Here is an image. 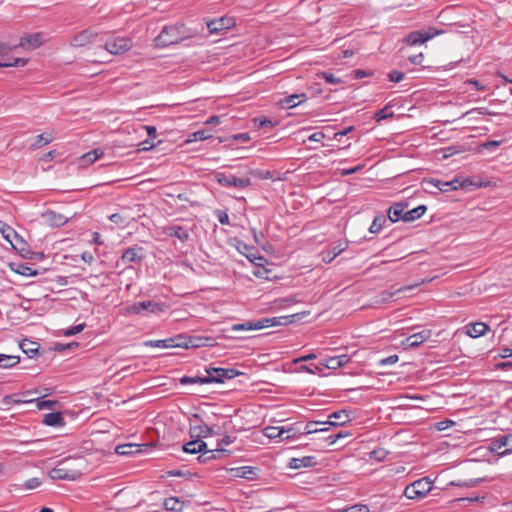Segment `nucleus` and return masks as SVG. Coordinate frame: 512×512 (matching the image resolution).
<instances>
[{
    "label": "nucleus",
    "instance_id": "nucleus-26",
    "mask_svg": "<svg viewBox=\"0 0 512 512\" xmlns=\"http://www.w3.org/2000/svg\"><path fill=\"white\" fill-rule=\"evenodd\" d=\"M307 96L305 93H301V94H292V95H289L283 99H281L279 101V104L283 107V108H287V109H290V108H294L296 107L297 105L305 102L307 100Z\"/></svg>",
    "mask_w": 512,
    "mask_h": 512
},
{
    "label": "nucleus",
    "instance_id": "nucleus-10",
    "mask_svg": "<svg viewBox=\"0 0 512 512\" xmlns=\"http://www.w3.org/2000/svg\"><path fill=\"white\" fill-rule=\"evenodd\" d=\"M490 450L497 452L499 455H507L512 453V434L500 435L492 439Z\"/></svg>",
    "mask_w": 512,
    "mask_h": 512
},
{
    "label": "nucleus",
    "instance_id": "nucleus-3",
    "mask_svg": "<svg viewBox=\"0 0 512 512\" xmlns=\"http://www.w3.org/2000/svg\"><path fill=\"white\" fill-rule=\"evenodd\" d=\"M432 489V481L424 477L406 486L404 495L408 499H420L425 497Z\"/></svg>",
    "mask_w": 512,
    "mask_h": 512
},
{
    "label": "nucleus",
    "instance_id": "nucleus-63",
    "mask_svg": "<svg viewBox=\"0 0 512 512\" xmlns=\"http://www.w3.org/2000/svg\"><path fill=\"white\" fill-rule=\"evenodd\" d=\"M109 220L115 224H123L126 219L119 213H114L109 216Z\"/></svg>",
    "mask_w": 512,
    "mask_h": 512
},
{
    "label": "nucleus",
    "instance_id": "nucleus-39",
    "mask_svg": "<svg viewBox=\"0 0 512 512\" xmlns=\"http://www.w3.org/2000/svg\"><path fill=\"white\" fill-rule=\"evenodd\" d=\"M20 361L18 356L0 354V367L1 368H12L16 366Z\"/></svg>",
    "mask_w": 512,
    "mask_h": 512
},
{
    "label": "nucleus",
    "instance_id": "nucleus-32",
    "mask_svg": "<svg viewBox=\"0 0 512 512\" xmlns=\"http://www.w3.org/2000/svg\"><path fill=\"white\" fill-rule=\"evenodd\" d=\"M93 38V33L85 30L75 35L71 40V45L74 47H82L90 43Z\"/></svg>",
    "mask_w": 512,
    "mask_h": 512
},
{
    "label": "nucleus",
    "instance_id": "nucleus-42",
    "mask_svg": "<svg viewBox=\"0 0 512 512\" xmlns=\"http://www.w3.org/2000/svg\"><path fill=\"white\" fill-rule=\"evenodd\" d=\"M54 137L51 133H43L36 137L35 142L32 144L33 149L41 148L53 141Z\"/></svg>",
    "mask_w": 512,
    "mask_h": 512
},
{
    "label": "nucleus",
    "instance_id": "nucleus-62",
    "mask_svg": "<svg viewBox=\"0 0 512 512\" xmlns=\"http://www.w3.org/2000/svg\"><path fill=\"white\" fill-rule=\"evenodd\" d=\"M353 74L356 79H361V78L369 77V76L373 75V73L371 71H366V70H361V69L354 70Z\"/></svg>",
    "mask_w": 512,
    "mask_h": 512
},
{
    "label": "nucleus",
    "instance_id": "nucleus-30",
    "mask_svg": "<svg viewBox=\"0 0 512 512\" xmlns=\"http://www.w3.org/2000/svg\"><path fill=\"white\" fill-rule=\"evenodd\" d=\"M201 455L198 456V461L200 463H207L213 459H216L218 457H220L221 454H224V453H230L229 450H226L224 448H216L214 450H207V448L205 449V451L203 452H200Z\"/></svg>",
    "mask_w": 512,
    "mask_h": 512
},
{
    "label": "nucleus",
    "instance_id": "nucleus-59",
    "mask_svg": "<svg viewBox=\"0 0 512 512\" xmlns=\"http://www.w3.org/2000/svg\"><path fill=\"white\" fill-rule=\"evenodd\" d=\"M348 512H369L370 509L365 504H356L346 508Z\"/></svg>",
    "mask_w": 512,
    "mask_h": 512
},
{
    "label": "nucleus",
    "instance_id": "nucleus-44",
    "mask_svg": "<svg viewBox=\"0 0 512 512\" xmlns=\"http://www.w3.org/2000/svg\"><path fill=\"white\" fill-rule=\"evenodd\" d=\"M387 222V218L383 215L376 216L369 227L371 233H378L383 225Z\"/></svg>",
    "mask_w": 512,
    "mask_h": 512
},
{
    "label": "nucleus",
    "instance_id": "nucleus-60",
    "mask_svg": "<svg viewBox=\"0 0 512 512\" xmlns=\"http://www.w3.org/2000/svg\"><path fill=\"white\" fill-rule=\"evenodd\" d=\"M236 440L235 436L225 435L222 439H220L217 443V448H222V445H230Z\"/></svg>",
    "mask_w": 512,
    "mask_h": 512
},
{
    "label": "nucleus",
    "instance_id": "nucleus-50",
    "mask_svg": "<svg viewBox=\"0 0 512 512\" xmlns=\"http://www.w3.org/2000/svg\"><path fill=\"white\" fill-rule=\"evenodd\" d=\"M27 63V59L25 58H16L13 62H5L0 61V68L2 67H18V66H24Z\"/></svg>",
    "mask_w": 512,
    "mask_h": 512
},
{
    "label": "nucleus",
    "instance_id": "nucleus-8",
    "mask_svg": "<svg viewBox=\"0 0 512 512\" xmlns=\"http://www.w3.org/2000/svg\"><path fill=\"white\" fill-rule=\"evenodd\" d=\"M133 46L131 39L126 37H115L105 43V49L114 55L123 54L129 51Z\"/></svg>",
    "mask_w": 512,
    "mask_h": 512
},
{
    "label": "nucleus",
    "instance_id": "nucleus-16",
    "mask_svg": "<svg viewBox=\"0 0 512 512\" xmlns=\"http://www.w3.org/2000/svg\"><path fill=\"white\" fill-rule=\"evenodd\" d=\"M11 246L24 258L31 259L33 252L30 250L27 242L17 234V232H11Z\"/></svg>",
    "mask_w": 512,
    "mask_h": 512
},
{
    "label": "nucleus",
    "instance_id": "nucleus-38",
    "mask_svg": "<svg viewBox=\"0 0 512 512\" xmlns=\"http://www.w3.org/2000/svg\"><path fill=\"white\" fill-rule=\"evenodd\" d=\"M20 348L30 358H33L38 353L39 345L36 342L24 340L20 343Z\"/></svg>",
    "mask_w": 512,
    "mask_h": 512
},
{
    "label": "nucleus",
    "instance_id": "nucleus-56",
    "mask_svg": "<svg viewBox=\"0 0 512 512\" xmlns=\"http://www.w3.org/2000/svg\"><path fill=\"white\" fill-rule=\"evenodd\" d=\"M404 77H405V74L398 70L391 71L388 74V79L391 82H396V83L402 81L404 79Z\"/></svg>",
    "mask_w": 512,
    "mask_h": 512
},
{
    "label": "nucleus",
    "instance_id": "nucleus-27",
    "mask_svg": "<svg viewBox=\"0 0 512 512\" xmlns=\"http://www.w3.org/2000/svg\"><path fill=\"white\" fill-rule=\"evenodd\" d=\"M317 465V460L314 456H304L301 458H292L289 462V467L292 469L308 468Z\"/></svg>",
    "mask_w": 512,
    "mask_h": 512
},
{
    "label": "nucleus",
    "instance_id": "nucleus-53",
    "mask_svg": "<svg viewBox=\"0 0 512 512\" xmlns=\"http://www.w3.org/2000/svg\"><path fill=\"white\" fill-rule=\"evenodd\" d=\"M501 142L502 141H495V140L486 141L479 146V149H480V151L494 150L501 144Z\"/></svg>",
    "mask_w": 512,
    "mask_h": 512
},
{
    "label": "nucleus",
    "instance_id": "nucleus-45",
    "mask_svg": "<svg viewBox=\"0 0 512 512\" xmlns=\"http://www.w3.org/2000/svg\"><path fill=\"white\" fill-rule=\"evenodd\" d=\"M210 137V134L207 130H198L194 133H192L189 138L187 139V142H193V141H203Z\"/></svg>",
    "mask_w": 512,
    "mask_h": 512
},
{
    "label": "nucleus",
    "instance_id": "nucleus-15",
    "mask_svg": "<svg viewBox=\"0 0 512 512\" xmlns=\"http://www.w3.org/2000/svg\"><path fill=\"white\" fill-rule=\"evenodd\" d=\"M144 249L141 246L134 245L125 249L121 255V261L125 264L141 261L144 259Z\"/></svg>",
    "mask_w": 512,
    "mask_h": 512
},
{
    "label": "nucleus",
    "instance_id": "nucleus-57",
    "mask_svg": "<svg viewBox=\"0 0 512 512\" xmlns=\"http://www.w3.org/2000/svg\"><path fill=\"white\" fill-rule=\"evenodd\" d=\"M323 365L328 369H338L340 368L337 358L335 356L328 357L324 360Z\"/></svg>",
    "mask_w": 512,
    "mask_h": 512
},
{
    "label": "nucleus",
    "instance_id": "nucleus-12",
    "mask_svg": "<svg viewBox=\"0 0 512 512\" xmlns=\"http://www.w3.org/2000/svg\"><path fill=\"white\" fill-rule=\"evenodd\" d=\"M235 19L232 17H221L207 22V28L210 34H219L235 26Z\"/></svg>",
    "mask_w": 512,
    "mask_h": 512
},
{
    "label": "nucleus",
    "instance_id": "nucleus-61",
    "mask_svg": "<svg viewBox=\"0 0 512 512\" xmlns=\"http://www.w3.org/2000/svg\"><path fill=\"white\" fill-rule=\"evenodd\" d=\"M40 485H41V481L38 478L34 477V478L27 480L25 482L24 486L27 489H35V488L39 487Z\"/></svg>",
    "mask_w": 512,
    "mask_h": 512
},
{
    "label": "nucleus",
    "instance_id": "nucleus-29",
    "mask_svg": "<svg viewBox=\"0 0 512 512\" xmlns=\"http://www.w3.org/2000/svg\"><path fill=\"white\" fill-rule=\"evenodd\" d=\"M212 435H213V429L205 423H202L198 426L190 427L191 438L201 439V438L210 437Z\"/></svg>",
    "mask_w": 512,
    "mask_h": 512
},
{
    "label": "nucleus",
    "instance_id": "nucleus-23",
    "mask_svg": "<svg viewBox=\"0 0 512 512\" xmlns=\"http://www.w3.org/2000/svg\"><path fill=\"white\" fill-rule=\"evenodd\" d=\"M325 424L329 426H342L350 421V413L346 410L335 411L329 415Z\"/></svg>",
    "mask_w": 512,
    "mask_h": 512
},
{
    "label": "nucleus",
    "instance_id": "nucleus-5",
    "mask_svg": "<svg viewBox=\"0 0 512 512\" xmlns=\"http://www.w3.org/2000/svg\"><path fill=\"white\" fill-rule=\"evenodd\" d=\"M126 314L159 313L164 310V305L154 301L136 302L125 309Z\"/></svg>",
    "mask_w": 512,
    "mask_h": 512
},
{
    "label": "nucleus",
    "instance_id": "nucleus-34",
    "mask_svg": "<svg viewBox=\"0 0 512 512\" xmlns=\"http://www.w3.org/2000/svg\"><path fill=\"white\" fill-rule=\"evenodd\" d=\"M103 155V151H100L98 149H94L92 151H89L88 153L84 154L80 158V164L83 167H86L88 165L93 164L96 160L100 158V156Z\"/></svg>",
    "mask_w": 512,
    "mask_h": 512
},
{
    "label": "nucleus",
    "instance_id": "nucleus-54",
    "mask_svg": "<svg viewBox=\"0 0 512 512\" xmlns=\"http://www.w3.org/2000/svg\"><path fill=\"white\" fill-rule=\"evenodd\" d=\"M387 110H388V107L386 106L385 108L379 110L378 112L375 113V120L377 122H380L386 118H392L393 117V112H390V113H387Z\"/></svg>",
    "mask_w": 512,
    "mask_h": 512
},
{
    "label": "nucleus",
    "instance_id": "nucleus-18",
    "mask_svg": "<svg viewBox=\"0 0 512 512\" xmlns=\"http://www.w3.org/2000/svg\"><path fill=\"white\" fill-rule=\"evenodd\" d=\"M191 229L180 225H171L164 228V233L170 237H175L185 243L190 239Z\"/></svg>",
    "mask_w": 512,
    "mask_h": 512
},
{
    "label": "nucleus",
    "instance_id": "nucleus-49",
    "mask_svg": "<svg viewBox=\"0 0 512 512\" xmlns=\"http://www.w3.org/2000/svg\"><path fill=\"white\" fill-rule=\"evenodd\" d=\"M319 77L325 79V81L329 84H340L342 83V80L338 77H335L333 73L330 72H321L318 74Z\"/></svg>",
    "mask_w": 512,
    "mask_h": 512
},
{
    "label": "nucleus",
    "instance_id": "nucleus-9",
    "mask_svg": "<svg viewBox=\"0 0 512 512\" xmlns=\"http://www.w3.org/2000/svg\"><path fill=\"white\" fill-rule=\"evenodd\" d=\"M207 374L211 376L213 383H224L225 380L233 379L242 373L234 368H221V367H207Z\"/></svg>",
    "mask_w": 512,
    "mask_h": 512
},
{
    "label": "nucleus",
    "instance_id": "nucleus-48",
    "mask_svg": "<svg viewBox=\"0 0 512 512\" xmlns=\"http://www.w3.org/2000/svg\"><path fill=\"white\" fill-rule=\"evenodd\" d=\"M187 339H188V336H186L184 334H179L175 337H171V340L174 341L172 343L173 347H180V348H185V349H187Z\"/></svg>",
    "mask_w": 512,
    "mask_h": 512
},
{
    "label": "nucleus",
    "instance_id": "nucleus-11",
    "mask_svg": "<svg viewBox=\"0 0 512 512\" xmlns=\"http://www.w3.org/2000/svg\"><path fill=\"white\" fill-rule=\"evenodd\" d=\"M428 186H432L441 192H448L452 190H457L459 187H466L467 181L460 182L458 179H454L452 181H441L437 179H429L424 182Z\"/></svg>",
    "mask_w": 512,
    "mask_h": 512
},
{
    "label": "nucleus",
    "instance_id": "nucleus-37",
    "mask_svg": "<svg viewBox=\"0 0 512 512\" xmlns=\"http://www.w3.org/2000/svg\"><path fill=\"white\" fill-rule=\"evenodd\" d=\"M116 453L118 455H132L135 453H139L141 449L139 448V445L137 444H122L118 445L115 449Z\"/></svg>",
    "mask_w": 512,
    "mask_h": 512
},
{
    "label": "nucleus",
    "instance_id": "nucleus-4",
    "mask_svg": "<svg viewBox=\"0 0 512 512\" xmlns=\"http://www.w3.org/2000/svg\"><path fill=\"white\" fill-rule=\"evenodd\" d=\"M291 321L289 320V316H281V317H272V318H262L257 321H248L245 322V330H260L267 327L272 326H280L287 325Z\"/></svg>",
    "mask_w": 512,
    "mask_h": 512
},
{
    "label": "nucleus",
    "instance_id": "nucleus-36",
    "mask_svg": "<svg viewBox=\"0 0 512 512\" xmlns=\"http://www.w3.org/2000/svg\"><path fill=\"white\" fill-rule=\"evenodd\" d=\"M427 210L425 205H419L416 208L406 211L405 222H412L419 219Z\"/></svg>",
    "mask_w": 512,
    "mask_h": 512
},
{
    "label": "nucleus",
    "instance_id": "nucleus-52",
    "mask_svg": "<svg viewBox=\"0 0 512 512\" xmlns=\"http://www.w3.org/2000/svg\"><path fill=\"white\" fill-rule=\"evenodd\" d=\"M85 323H81V324H78V325H75V326H72L70 328H68L65 332H64V335L65 336H72V335H76L80 332H82L85 328Z\"/></svg>",
    "mask_w": 512,
    "mask_h": 512
},
{
    "label": "nucleus",
    "instance_id": "nucleus-64",
    "mask_svg": "<svg viewBox=\"0 0 512 512\" xmlns=\"http://www.w3.org/2000/svg\"><path fill=\"white\" fill-rule=\"evenodd\" d=\"M217 217L221 224L227 225L229 224V216L225 211H217Z\"/></svg>",
    "mask_w": 512,
    "mask_h": 512
},
{
    "label": "nucleus",
    "instance_id": "nucleus-46",
    "mask_svg": "<svg viewBox=\"0 0 512 512\" xmlns=\"http://www.w3.org/2000/svg\"><path fill=\"white\" fill-rule=\"evenodd\" d=\"M254 123L255 125L258 126V128L262 129V128H266V127H274L277 122H274L273 120L269 119V118H266V117H256L254 118Z\"/></svg>",
    "mask_w": 512,
    "mask_h": 512
},
{
    "label": "nucleus",
    "instance_id": "nucleus-14",
    "mask_svg": "<svg viewBox=\"0 0 512 512\" xmlns=\"http://www.w3.org/2000/svg\"><path fill=\"white\" fill-rule=\"evenodd\" d=\"M45 42L43 33L27 34L20 38V42L17 47H23L26 49H36Z\"/></svg>",
    "mask_w": 512,
    "mask_h": 512
},
{
    "label": "nucleus",
    "instance_id": "nucleus-6",
    "mask_svg": "<svg viewBox=\"0 0 512 512\" xmlns=\"http://www.w3.org/2000/svg\"><path fill=\"white\" fill-rule=\"evenodd\" d=\"M442 32V30H438L435 27H429L426 30L414 31L407 35L405 42L410 46L423 44L433 37L440 35Z\"/></svg>",
    "mask_w": 512,
    "mask_h": 512
},
{
    "label": "nucleus",
    "instance_id": "nucleus-25",
    "mask_svg": "<svg viewBox=\"0 0 512 512\" xmlns=\"http://www.w3.org/2000/svg\"><path fill=\"white\" fill-rule=\"evenodd\" d=\"M466 334L472 338H478L483 336L487 331L490 330V327L483 322H475L466 325Z\"/></svg>",
    "mask_w": 512,
    "mask_h": 512
},
{
    "label": "nucleus",
    "instance_id": "nucleus-7",
    "mask_svg": "<svg viewBox=\"0 0 512 512\" xmlns=\"http://www.w3.org/2000/svg\"><path fill=\"white\" fill-rule=\"evenodd\" d=\"M215 177L217 182L223 187L244 189L251 185L249 177H237L235 175L225 173H217Z\"/></svg>",
    "mask_w": 512,
    "mask_h": 512
},
{
    "label": "nucleus",
    "instance_id": "nucleus-22",
    "mask_svg": "<svg viewBox=\"0 0 512 512\" xmlns=\"http://www.w3.org/2000/svg\"><path fill=\"white\" fill-rule=\"evenodd\" d=\"M234 477L253 480L258 476L259 469L252 466H242L230 469Z\"/></svg>",
    "mask_w": 512,
    "mask_h": 512
},
{
    "label": "nucleus",
    "instance_id": "nucleus-24",
    "mask_svg": "<svg viewBox=\"0 0 512 512\" xmlns=\"http://www.w3.org/2000/svg\"><path fill=\"white\" fill-rule=\"evenodd\" d=\"M30 391H25L18 394L5 395L2 399V403L4 405H15V404H23V403H32L33 399H27L26 396L29 395Z\"/></svg>",
    "mask_w": 512,
    "mask_h": 512
},
{
    "label": "nucleus",
    "instance_id": "nucleus-2",
    "mask_svg": "<svg viewBox=\"0 0 512 512\" xmlns=\"http://www.w3.org/2000/svg\"><path fill=\"white\" fill-rule=\"evenodd\" d=\"M187 30L183 24H176L166 26L156 37L155 41L157 46L167 47L173 44L180 43L181 41L189 38Z\"/></svg>",
    "mask_w": 512,
    "mask_h": 512
},
{
    "label": "nucleus",
    "instance_id": "nucleus-58",
    "mask_svg": "<svg viewBox=\"0 0 512 512\" xmlns=\"http://www.w3.org/2000/svg\"><path fill=\"white\" fill-rule=\"evenodd\" d=\"M255 177H258L260 179H272L273 174L271 171L268 170H256L251 172Z\"/></svg>",
    "mask_w": 512,
    "mask_h": 512
},
{
    "label": "nucleus",
    "instance_id": "nucleus-17",
    "mask_svg": "<svg viewBox=\"0 0 512 512\" xmlns=\"http://www.w3.org/2000/svg\"><path fill=\"white\" fill-rule=\"evenodd\" d=\"M42 218L52 227H62L68 222V217L53 210H46L42 213Z\"/></svg>",
    "mask_w": 512,
    "mask_h": 512
},
{
    "label": "nucleus",
    "instance_id": "nucleus-21",
    "mask_svg": "<svg viewBox=\"0 0 512 512\" xmlns=\"http://www.w3.org/2000/svg\"><path fill=\"white\" fill-rule=\"evenodd\" d=\"M422 283H424V280L421 281V284ZM419 285H420V283H416L414 285H409V286H406V287H400V288H397V289L384 290L381 293H379V295H377L375 303H377V304L386 303L392 297H394L396 294H398L399 292L406 291V290H409V289H413V288H415V287H417Z\"/></svg>",
    "mask_w": 512,
    "mask_h": 512
},
{
    "label": "nucleus",
    "instance_id": "nucleus-13",
    "mask_svg": "<svg viewBox=\"0 0 512 512\" xmlns=\"http://www.w3.org/2000/svg\"><path fill=\"white\" fill-rule=\"evenodd\" d=\"M432 335L431 330L425 329L418 333L412 334L402 341L404 349L416 348L421 345L424 341L428 340Z\"/></svg>",
    "mask_w": 512,
    "mask_h": 512
},
{
    "label": "nucleus",
    "instance_id": "nucleus-41",
    "mask_svg": "<svg viewBox=\"0 0 512 512\" xmlns=\"http://www.w3.org/2000/svg\"><path fill=\"white\" fill-rule=\"evenodd\" d=\"M163 505L166 510L177 512L182 510L183 502H181L177 497H169L165 499Z\"/></svg>",
    "mask_w": 512,
    "mask_h": 512
},
{
    "label": "nucleus",
    "instance_id": "nucleus-19",
    "mask_svg": "<svg viewBox=\"0 0 512 512\" xmlns=\"http://www.w3.org/2000/svg\"><path fill=\"white\" fill-rule=\"evenodd\" d=\"M407 207V203H395L388 209L387 220H389L391 223L397 222L399 220H403L405 222V213Z\"/></svg>",
    "mask_w": 512,
    "mask_h": 512
},
{
    "label": "nucleus",
    "instance_id": "nucleus-33",
    "mask_svg": "<svg viewBox=\"0 0 512 512\" xmlns=\"http://www.w3.org/2000/svg\"><path fill=\"white\" fill-rule=\"evenodd\" d=\"M293 430H294L293 427L284 428V427L268 426L264 429V435L270 439H275L278 437H282L283 434L292 432Z\"/></svg>",
    "mask_w": 512,
    "mask_h": 512
},
{
    "label": "nucleus",
    "instance_id": "nucleus-20",
    "mask_svg": "<svg viewBox=\"0 0 512 512\" xmlns=\"http://www.w3.org/2000/svg\"><path fill=\"white\" fill-rule=\"evenodd\" d=\"M216 344V340L213 337L208 336H188L187 339V349L189 348H200V347H209L214 346Z\"/></svg>",
    "mask_w": 512,
    "mask_h": 512
},
{
    "label": "nucleus",
    "instance_id": "nucleus-51",
    "mask_svg": "<svg viewBox=\"0 0 512 512\" xmlns=\"http://www.w3.org/2000/svg\"><path fill=\"white\" fill-rule=\"evenodd\" d=\"M17 273L23 275V276H35L37 275V272L33 270L31 267L21 264L18 266V269L16 270Z\"/></svg>",
    "mask_w": 512,
    "mask_h": 512
},
{
    "label": "nucleus",
    "instance_id": "nucleus-31",
    "mask_svg": "<svg viewBox=\"0 0 512 512\" xmlns=\"http://www.w3.org/2000/svg\"><path fill=\"white\" fill-rule=\"evenodd\" d=\"M42 422L45 425L52 427H61L65 425V420L60 412H51L44 415Z\"/></svg>",
    "mask_w": 512,
    "mask_h": 512
},
{
    "label": "nucleus",
    "instance_id": "nucleus-28",
    "mask_svg": "<svg viewBox=\"0 0 512 512\" xmlns=\"http://www.w3.org/2000/svg\"><path fill=\"white\" fill-rule=\"evenodd\" d=\"M206 448H207V443L204 442L202 439H197V438H195L183 445V451L185 453H189V454H197V453L203 452V451H205Z\"/></svg>",
    "mask_w": 512,
    "mask_h": 512
},
{
    "label": "nucleus",
    "instance_id": "nucleus-40",
    "mask_svg": "<svg viewBox=\"0 0 512 512\" xmlns=\"http://www.w3.org/2000/svg\"><path fill=\"white\" fill-rule=\"evenodd\" d=\"M318 424H325V422H321V421H309L306 426H305V430L304 432H302L301 434H304V435H307V434H314V433H324V432H327L329 430V427H325V428H317L316 426Z\"/></svg>",
    "mask_w": 512,
    "mask_h": 512
},
{
    "label": "nucleus",
    "instance_id": "nucleus-55",
    "mask_svg": "<svg viewBox=\"0 0 512 512\" xmlns=\"http://www.w3.org/2000/svg\"><path fill=\"white\" fill-rule=\"evenodd\" d=\"M399 360V357L397 355H390L386 358H383L378 361V366H386V365H393L397 363Z\"/></svg>",
    "mask_w": 512,
    "mask_h": 512
},
{
    "label": "nucleus",
    "instance_id": "nucleus-43",
    "mask_svg": "<svg viewBox=\"0 0 512 512\" xmlns=\"http://www.w3.org/2000/svg\"><path fill=\"white\" fill-rule=\"evenodd\" d=\"M174 341L171 338L161 340H147L144 342L146 347L171 348Z\"/></svg>",
    "mask_w": 512,
    "mask_h": 512
},
{
    "label": "nucleus",
    "instance_id": "nucleus-47",
    "mask_svg": "<svg viewBox=\"0 0 512 512\" xmlns=\"http://www.w3.org/2000/svg\"><path fill=\"white\" fill-rule=\"evenodd\" d=\"M36 402L37 408L39 410L44 409H52L59 402L57 400H42V399H33Z\"/></svg>",
    "mask_w": 512,
    "mask_h": 512
},
{
    "label": "nucleus",
    "instance_id": "nucleus-35",
    "mask_svg": "<svg viewBox=\"0 0 512 512\" xmlns=\"http://www.w3.org/2000/svg\"><path fill=\"white\" fill-rule=\"evenodd\" d=\"M345 248L346 246L339 244L337 246H334L331 250L323 251L322 260L325 263L332 262L338 255H340L345 250Z\"/></svg>",
    "mask_w": 512,
    "mask_h": 512
},
{
    "label": "nucleus",
    "instance_id": "nucleus-1",
    "mask_svg": "<svg viewBox=\"0 0 512 512\" xmlns=\"http://www.w3.org/2000/svg\"><path fill=\"white\" fill-rule=\"evenodd\" d=\"M83 458H65L52 468L48 475L52 480L75 481L82 476Z\"/></svg>",
    "mask_w": 512,
    "mask_h": 512
}]
</instances>
